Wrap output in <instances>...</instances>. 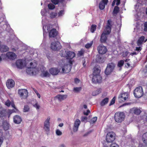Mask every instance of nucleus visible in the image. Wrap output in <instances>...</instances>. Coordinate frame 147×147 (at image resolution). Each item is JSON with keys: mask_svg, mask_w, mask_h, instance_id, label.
<instances>
[{"mask_svg": "<svg viewBox=\"0 0 147 147\" xmlns=\"http://www.w3.org/2000/svg\"><path fill=\"white\" fill-rule=\"evenodd\" d=\"M29 107L27 105H26L24 106L23 111L24 112H28L29 110Z\"/></svg>", "mask_w": 147, "mask_h": 147, "instance_id": "a19ab883", "label": "nucleus"}, {"mask_svg": "<svg viewBox=\"0 0 147 147\" xmlns=\"http://www.w3.org/2000/svg\"><path fill=\"white\" fill-rule=\"evenodd\" d=\"M125 118L124 113L122 112H118L115 115L114 118L115 121L120 123L123 121Z\"/></svg>", "mask_w": 147, "mask_h": 147, "instance_id": "f03ea898", "label": "nucleus"}, {"mask_svg": "<svg viewBox=\"0 0 147 147\" xmlns=\"http://www.w3.org/2000/svg\"><path fill=\"white\" fill-rule=\"evenodd\" d=\"M18 92L20 96L22 98H26L28 96V91L26 89H19Z\"/></svg>", "mask_w": 147, "mask_h": 147, "instance_id": "1a4fd4ad", "label": "nucleus"}, {"mask_svg": "<svg viewBox=\"0 0 147 147\" xmlns=\"http://www.w3.org/2000/svg\"><path fill=\"white\" fill-rule=\"evenodd\" d=\"M142 140L143 142L147 144V132L144 133L142 135Z\"/></svg>", "mask_w": 147, "mask_h": 147, "instance_id": "cd10ccee", "label": "nucleus"}, {"mask_svg": "<svg viewBox=\"0 0 147 147\" xmlns=\"http://www.w3.org/2000/svg\"><path fill=\"white\" fill-rule=\"evenodd\" d=\"M34 106L37 109H39L40 108V106L37 103L34 105Z\"/></svg>", "mask_w": 147, "mask_h": 147, "instance_id": "5fc2aeb1", "label": "nucleus"}, {"mask_svg": "<svg viewBox=\"0 0 147 147\" xmlns=\"http://www.w3.org/2000/svg\"><path fill=\"white\" fill-rule=\"evenodd\" d=\"M96 26L95 25H92L90 28V31L92 33H93L96 29Z\"/></svg>", "mask_w": 147, "mask_h": 147, "instance_id": "473e14b6", "label": "nucleus"}, {"mask_svg": "<svg viewBox=\"0 0 147 147\" xmlns=\"http://www.w3.org/2000/svg\"><path fill=\"white\" fill-rule=\"evenodd\" d=\"M137 54V53L136 52H133V53H130V55H136Z\"/></svg>", "mask_w": 147, "mask_h": 147, "instance_id": "0e129e2a", "label": "nucleus"}, {"mask_svg": "<svg viewBox=\"0 0 147 147\" xmlns=\"http://www.w3.org/2000/svg\"><path fill=\"white\" fill-rule=\"evenodd\" d=\"M145 37L142 36H141L137 41V45L138 46H140L143 42H145L146 41V39L145 40Z\"/></svg>", "mask_w": 147, "mask_h": 147, "instance_id": "b1692460", "label": "nucleus"}, {"mask_svg": "<svg viewBox=\"0 0 147 147\" xmlns=\"http://www.w3.org/2000/svg\"><path fill=\"white\" fill-rule=\"evenodd\" d=\"M97 50L99 53L101 54H105L107 50L106 47L102 44L98 46Z\"/></svg>", "mask_w": 147, "mask_h": 147, "instance_id": "9b49d317", "label": "nucleus"}, {"mask_svg": "<svg viewBox=\"0 0 147 147\" xmlns=\"http://www.w3.org/2000/svg\"><path fill=\"white\" fill-rule=\"evenodd\" d=\"M22 121V119L19 115H16L13 117V121L14 122L17 124H19Z\"/></svg>", "mask_w": 147, "mask_h": 147, "instance_id": "5701e85b", "label": "nucleus"}, {"mask_svg": "<svg viewBox=\"0 0 147 147\" xmlns=\"http://www.w3.org/2000/svg\"><path fill=\"white\" fill-rule=\"evenodd\" d=\"M87 119V117L86 116H83L81 117V121L82 122L84 121Z\"/></svg>", "mask_w": 147, "mask_h": 147, "instance_id": "603ef678", "label": "nucleus"}, {"mask_svg": "<svg viewBox=\"0 0 147 147\" xmlns=\"http://www.w3.org/2000/svg\"><path fill=\"white\" fill-rule=\"evenodd\" d=\"M110 147H119L118 145L115 143H113L111 144V145Z\"/></svg>", "mask_w": 147, "mask_h": 147, "instance_id": "3c124183", "label": "nucleus"}, {"mask_svg": "<svg viewBox=\"0 0 147 147\" xmlns=\"http://www.w3.org/2000/svg\"><path fill=\"white\" fill-rule=\"evenodd\" d=\"M85 63L86 61L85 60L83 61V65L84 67H85L86 66V65H85Z\"/></svg>", "mask_w": 147, "mask_h": 147, "instance_id": "69168bd1", "label": "nucleus"}, {"mask_svg": "<svg viewBox=\"0 0 147 147\" xmlns=\"http://www.w3.org/2000/svg\"><path fill=\"white\" fill-rule=\"evenodd\" d=\"M129 95L127 92L121 93L118 97L119 102H121L126 101L128 98Z\"/></svg>", "mask_w": 147, "mask_h": 147, "instance_id": "423d86ee", "label": "nucleus"}, {"mask_svg": "<svg viewBox=\"0 0 147 147\" xmlns=\"http://www.w3.org/2000/svg\"><path fill=\"white\" fill-rule=\"evenodd\" d=\"M64 13V11L63 10L60 11L58 14V17H61L62 16Z\"/></svg>", "mask_w": 147, "mask_h": 147, "instance_id": "49530a36", "label": "nucleus"}, {"mask_svg": "<svg viewBox=\"0 0 147 147\" xmlns=\"http://www.w3.org/2000/svg\"><path fill=\"white\" fill-rule=\"evenodd\" d=\"M67 97V95H59L57 96V97L59 100L61 101L66 99Z\"/></svg>", "mask_w": 147, "mask_h": 147, "instance_id": "bb28decb", "label": "nucleus"}, {"mask_svg": "<svg viewBox=\"0 0 147 147\" xmlns=\"http://www.w3.org/2000/svg\"><path fill=\"white\" fill-rule=\"evenodd\" d=\"M48 7L49 9H53L55 8V5L51 3H50L48 5Z\"/></svg>", "mask_w": 147, "mask_h": 147, "instance_id": "4c0bfd02", "label": "nucleus"}, {"mask_svg": "<svg viewBox=\"0 0 147 147\" xmlns=\"http://www.w3.org/2000/svg\"><path fill=\"white\" fill-rule=\"evenodd\" d=\"M141 47L140 46L138 47H136V50L138 51H140L141 50Z\"/></svg>", "mask_w": 147, "mask_h": 147, "instance_id": "4d7b16f0", "label": "nucleus"}, {"mask_svg": "<svg viewBox=\"0 0 147 147\" xmlns=\"http://www.w3.org/2000/svg\"><path fill=\"white\" fill-rule=\"evenodd\" d=\"M56 135L58 136H61L62 134V132L59 129H57L56 131Z\"/></svg>", "mask_w": 147, "mask_h": 147, "instance_id": "de8ad7c7", "label": "nucleus"}, {"mask_svg": "<svg viewBox=\"0 0 147 147\" xmlns=\"http://www.w3.org/2000/svg\"><path fill=\"white\" fill-rule=\"evenodd\" d=\"M50 117H48L44 122V129L46 131H49L50 130Z\"/></svg>", "mask_w": 147, "mask_h": 147, "instance_id": "9d476101", "label": "nucleus"}, {"mask_svg": "<svg viewBox=\"0 0 147 147\" xmlns=\"http://www.w3.org/2000/svg\"><path fill=\"white\" fill-rule=\"evenodd\" d=\"M57 16V13L55 12H52L50 14V17L51 18H54Z\"/></svg>", "mask_w": 147, "mask_h": 147, "instance_id": "ea45409f", "label": "nucleus"}, {"mask_svg": "<svg viewBox=\"0 0 147 147\" xmlns=\"http://www.w3.org/2000/svg\"><path fill=\"white\" fill-rule=\"evenodd\" d=\"M144 30L145 31H147V22H145L144 24Z\"/></svg>", "mask_w": 147, "mask_h": 147, "instance_id": "8fccbe9b", "label": "nucleus"}, {"mask_svg": "<svg viewBox=\"0 0 147 147\" xmlns=\"http://www.w3.org/2000/svg\"><path fill=\"white\" fill-rule=\"evenodd\" d=\"M93 43V41H91L90 43H87L85 46V47L87 49L89 48L92 46Z\"/></svg>", "mask_w": 147, "mask_h": 147, "instance_id": "58836bf2", "label": "nucleus"}, {"mask_svg": "<svg viewBox=\"0 0 147 147\" xmlns=\"http://www.w3.org/2000/svg\"><path fill=\"white\" fill-rule=\"evenodd\" d=\"M114 1L115 2H116V4L117 5H119L120 4V0H114Z\"/></svg>", "mask_w": 147, "mask_h": 147, "instance_id": "6e6d98bb", "label": "nucleus"}, {"mask_svg": "<svg viewBox=\"0 0 147 147\" xmlns=\"http://www.w3.org/2000/svg\"><path fill=\"white\" fill-rule=\"evenodd\" d=\"M66 58L67 59H71L75 56V54L73 52L69 51H67Z\"/></svg>", "mask_w": 147, "mask_h": 147, "instance_id": "a211bd4d", "label": "nucleus"}, {"mask_svg": "<svg viewBox=\"0 0 147 147\" xmlns=\"http://www.w3.org/2000/svg\"><path fill=\"white\" fill-rule=\"evenodd\" d=\"M83 54V52L82 51H80L79 52L78 54L80 56H82Z\"/></svg>", "mask_w": 147, "mask_h": 147, "instance_id": "680f3d73", "label": "nucleus"}, {"mask_svg": "<svg viewBox=\"0 0 147 147\" xmlns=\"http://www.w3.org/2000/svg\"><path fill=\"white\" fill-rule=\"evenodd\" d=\"M130 65V64L129 63H127L125 65V67L127 68L129 67Z\"/></svg>", "mask_w": 147, "mask_h": 147, "instance_id": "e2e57ef3", "label": "nucleus"}, {"mask_svg": "<svg viewBox=\"0 0 147 147\" xmlns=\"http://www.w3.org/2000/svg\"><path fill=\"white\" fill-rule=\"evenodd\" d=\"M116 99V97L115 96H114L111 100V102L109 104V106H111L113 105L115 102Z\"/></svg>", "mask_w": 147, "mask_h": 147, "instance_id": "a18cd8bd", "label": "nucleus"}, {"mask_svg": "<svg viewBox=\"0 0 147 147\" xmlns=\"http://www.w3.org/2000/svg\"><path fill=\"white\" fill-rule=\"evenodd\" d=\"M41 13L42 16H44L45 14V12L44 10H42L41 11Z\"/></svg>", "mask_w": 147, "mask_h": 147, "instance_id": "052dcab7", "label": "nucleus"}, {"mask_svg": "<svg viewBox=\"0 0 147 147\" xmlns=\"http://www.w3.org/2000/svg\"><path fill=\"white\" fill-rule=\"evenodd\" d=\"M66 52L67 51L65 50H62L60 51L59 54L61 57H66Z\"/></svg>", "mask_w": 147, "mask_h": 147, "instance_id": "2f4dec72", "label": "nucleus"}, {"mask_svg": "<svg viewBox=\"0 0 147 147\" xmlns=\"http://www.w3.org/2000/svg\"><path fill=\"white\" fill-rule=\"evenodd\" d=\"M124 61L123 60H121L118 62L117 65L119 67H121L124 64Z\"/></svg>", "mask_w": 147, "mask_h": 147, "instance_id": "f704fd0d", "label": "nucleus"}, {"mask_svg": "<svg viewBox=\"0 0 147 147\" xmlns=\"http://www.w3.org/2000/svg\"><path fill=\"white\" fill-rule=\"evenodd\" d=\"M15 85L14 81L12 79L8 80L6 82V86L7 88L10 89L13 87Z\"/></svg>", "mask_w": 147, "mask_h": 147, "instance_id": "4468645a", "label": "nucleus"}, {"mask_svg": "<svg viewBox=\"0 0 147 147\" xmlns=\"http://www.w3.org/2000/svg\"><path fill=\"white\" fill-rule=\"evenodd\" d=\"M108 101L109 98H105L101 101L100 103L101 105V106H104L108 103Z\"/></svg>", "mask_w": 147, "mask_h": 147, "instance_id": "c756f323", "label": "nucleus"}, {"mask_svg": "<svg viewBox=\"0 0 147 147\" xmlns=\"http://www.w3.org/2000/svg\"><path fill=\"white\" fill-rule=\"evenodd\" d=\"M51 48L53 50L58 51L61 49V46L58 41H55L51 43Z\"/></svg>", "mask_w": 147, "mask_h": 147, "instance_id": "0eeeda50", "label": "nucleus"}, {"mask_svg": "<svg viewBox=\"0 0 147 147\" xmlns=\"http://www.w3.org/2000/svg\"><path fill=\"white\" fill-rule=\"evenodd\" d=\"M100 72V67H96L94 68L93 72V76L99 75Z\"/></svg>", "mask_w": 147, "mask_h": 147, "instance_id": "412c9836", "label": "nucleus"}, {"mask_svg": "<svg viewBox=\"0 0 147 147\" xmlns=\"http://www.w3.org/2000/svg\"><path fill=\"white\" fill-rule=\"evenodd\" d=\"M30 66L28 67L26 70L27 73L30 75H35L38 71V69L36 68L37 65V63L30 62Z\"/></svg>", "mask_w": 147, "mask_h": 147, "instance_id": "f257e3e1", "label": "nucleus"}, {"mask_svg": "<svg viewBox=\"0 0 147 147\" xmlns=\"http://www.w3.org/2000/svg\"><path fill=\"white\" fill-rule=\"evenodd\" d=\"M57 34V32L55 29L51 30L49 33V37H55Z\"/></svg>", "mask_w": 147, "mask_h": 147, "instance_id": "6ab92c4d", "label": "nucleus"}, {"mask_svg": "<svg viewBox=\"0 0 147 147\" xmlns=\"http://www.w3.org/2000/svg\"><path fill=\"white\" fill-rule=\"evenodd\" d=\"M115 134L111 131L108 132L106 135V140L108 143H111L115 140Z\"/></svg>", "mask_w": 147, "mask_h": 147, "instance_id": "20e7f679", "label": "nucleus"}, {"mask_svg": "<svg viewBox=\"0 0 147 147\" xmlns=\"http://www.w3.org/2000/svg\"><path fill=\"white\" fill-rule=\"evenodd\" d=\"M42 74L44 77H49L50 74L47 71H44L42 73Z\"/></svg>", "mask_w": 147, "mask_h": 147, "instance_id": "c9c22d12", "label": "nucleus"}, {"mask_svg": "<svg viewBox=\"0 0 147 147\" xmlns=\"http://www.w3.org/2000/svg\"><path fill=\"white\" fill-rule=\"evenodd\" d=\"M42 24L43 25V36H44V34H45V32H44V31H45V28H46V27L47 26V30H49V25H47V26H45V25H44V24H43V20H42Z\"/></svg>", "mask_w": 147, "mask_h": 147, "instance_id": "79ce46f5", "label": "nucleus"}, {"mask_svg": "<svg viewBox=\"0 0 147 147\" xmlns=\"http://www.w3.org/2000/svg\"><path fill=\"white\" fill-rule=\"evenodd\" d=\"M3 142V140L1 138H0V146Z\"/></svg>", "mask_w": 147, "mask_h": 147, "instance_id": "338daca9", "label": "nucleus"}, {"mask_svg": "<svg viewBox=\"0 0 147 147\" xmlns=\"http://www.w3.org/2000/svg\"><path fill=\"white\" fill-rule=\"evenodd\" d=\"M111 20H108L107 22V25L106 27L105 32V33H106V34H109L111 31Z\"/></svg>", "mask_w": 147, "mask_h": 147, "instance_id": "ddd939ff", "label": "nucleus"}, {"mask_svg": "<svg viewBox=\"0 0 147 147\" xmlns=\"http://www.w3.org/2000/svg\"><path fill=\"white\" fill-rule=\"evenodd\" d=\"M23 60L19 59L17 60L16 62V65L17 67L20 69H22L24 66Z\"/></svg>", "mask_w": 147, "mask_h": 147, "instance_id": "2eb2a0df", "label": "nucleus"}, {"mask_svg": "<svg viewBox=\"0 0 147 147\" xmlns=\"http://www.w3.org/2000/svg\"><path fill=\"white\" fill-rule=\"evenodd\" d=\"M59 147H66L65 144H61Z\"/></svg>", "mask_w": 147, "mask_h": 147, "instance_id": "bf43d9fd", "label": "nucleus"}, {"mask_svg": "<svg viewBox=\"0 0 147 147\" xmlns=\"http://www.w3.org/2000/svg\"><path fill=\"white\" fill-rule=\"evenodd\" d=\"M107 34L105 33H102L101 36L100 40L102 42H105L107 39Z\"/></svg>", "mask_w": 147, "mask_h": 147, "instance_id": "393cba45", "label": "nucleus"}, {"mask_svg": "<svg viewBox=\"0 0 147 147\" xmlns=\"http://www.w3.org/2000/svg\"><path fill=\"white\" fill-rule=\"evenodd\" d=\"M52 2L55 5L59 3L62 2L63 0H51Z\"/></svg>", "mask_w": 147, "mask_h": 147, "instance_id": "e433bc0d", "label": "nucleus"}, {"mask_svg": "<svg viewBox=\"0 0 147 147\" xmlns=\"http://www.w3.org/2000/svg\"><path fill=\"white\" fill-rule=\"evenodd\" d=\"M108 1V0H102L99 4V8L101 10L104 9L105 5L107 4Z\"/></svg>", "mask_w": 147, "mask_h": 147, "instance_id": "aec40b11", "label": "nucleus"}, {"mask_svg": "<svg viewBox=\"0 0 147 147\" xmlns=\"http://www.w3.org/2000/svg\"><path fill=\"white\" fill-rule=\"evenodd\" d=\"M115 66V64L113 63H109L105 71V73L107 75L109 74L113 70Z\"/></svg>", "mask_w": 147, "mask_h": 147, "instance_id": "39448f33", "label": "nucleus"}, {"mask_svg": "<svg viewBox=\"0 0 147 147\" xmlns=\"http://www.w3.org/2000/svg\"><path fill=\"white\" fill-rule=\"evenodd\" d=\"M6 56L8 59H15L16 57V55L15 53L11 52L7 53Z\"/></svg>", "mask_w": 147, "mask_h": 147, "instance_id": "dca6fc26", "label": "nucleus"}, {"mask_svg": "<svg viewBox=\"0 0 147 147\" xmlns=\"http://www.w3.org/2000/svg\"><path fill=\"white\" fill-rule=\"evenodd\" d=\"M82 88L81 87H75L74 88V90L75 92H78L80 91L81 90Z\"/></svg>", "mask_w": 147, "mask_h": 147, "instance_id": "37998d69", "label": "nucleus"}, {"mask_svg": "<svg viewBox=\"0 0 147 147\" xmlns=\"http://www.w3.org/2000/svg\"><path fill=\"white\" fill-rule=\"evenodd\" d=\"M79 80L77 78H75L74 79V82L76 83H78L79 82Z\"/></svg>", "mask_w": 147, "mask_h": 147, "instance_id": "13d9d810", "label": "nucleus"}, {"mask_svg": "<svg viewBox=\"0 0 147 147\" xmlns=\"http://www.w3.org/2000/svg\"><path fill=\"white\" fill-rule=\"evenodd\" d=\"M96 60L100 63H102L104 61V58L100 56H98L96 58Z\"/></svg>", "mask_w": 147, "mask_h": 147, "instance_id": "7c9ffc66", "label": "nucleus"}, {"mask_svg": "<svg viewBox=\"0 0 147 147\" xmlns=\"http://www.w3.org/2000/svg\"><path fill=\"white\" fill-rule=\"evenodd\" d=\"M11 106L12 107H13L15 109V105H14V103H11Z\"/></svg>", "mask_w": 147, "mask_h": 147, "instance_id": "774afa93", "label": "nucleus"}, {"mask_svg": "<svg viewBox=\"0 0 147 147\" xmlns=\"http://www.w3.org/2000/svg\"><path fill=\"white\" fill-rule=\"evenodd\" d=\"M132 111H133L134 113L136 115H139L141 112V110L137 108H134L131 109Z\"/></svg>", "mask_w": 147, "mask_h": 147, "instance_id": "a878e982", "label": "nucleus"}, {"mask_svg": "<svg viewBox=\"0 0 147 147\" xmlns=\"http://www.w3.org/2000/svg\"><path fill=\"white\" fill-rule=\"evenodd\" d=\"M119 8L117 6H115L114 9L113 13L114 14H117L119 12Z\"/></svg>", "mask_w": 147, "mask_h": 147, "instance_id": "72a5a7b5", "label": "nucleus"}, {"mask_svg": "<svg viewBox=\"0 0 147 147\" xmlns=\"http://www.w3.org/2000/svg\"><path fill=\"white\" fill-rule=\"evenodd\" d=\"M101 92V89H98L96 90L93 91L92 93V95L93 96H95Z\"/></svg>", "mask_w": 147, "mask_h": 147, "instance_id": "c85d7f7f", "label": "nucleus"}, {"mask_svg": "<svg viewBox=\"0 0 147 147\" xmlns=\"http://www.w3.org/2000/svg\"><path fill=\"white\" fill-rule=\"evenodd\" d=\"M97 117H94L90 120V122L91 123H94L97 120Z\"/></svg>", "mask_w": 147, "mask_h": 147, "instance_id": "c03bdc74", "label": "nucleus"}, {"mask_svg": "<svg viewBox=\"0 0 147 147\" xmlns=\"http://www.w3.org/2000/svg\"><path fill=\"white\" fill-rule=\"evenodd\" d=\"M80 121L78 119H76L74 122V125L73 128V131L76 132L77 131L79 127L80 124Z\"/></svg>", "mask_w": 147, "mask_h": 147, "instance_id": "f8f14e48", "label": "nucleus"}, {"mask_svg": "<svg viewBox=\"0 0 147 147\" xmlns=\"http://www.w3.org/2000/svg\"><path fill=\"white\" fill-rule=\"evenodd\" d=\"M69 64H67L65 65L62 68V71L63 73H68L70 71L71 68V65L72 64V62L70 60H69Z\"/></svg>", "mask_w": 147, "mask_h": 147, "instance_id": "6e6552de", "label": "nucleus"}, {"mask_svg": "<svg viewBox=\"0 0 147 147\" xmlns=\"http://www.w3.org/2000/svg\"><path fill=\"white\" fill-rule=\"evenodd\" d=\"M143 88L141 86L136 88L134 90V93L135 96L137 98L141 97L143 96Z\"/></svg>", "mask_w": 147, "mask_h": 147, "instance_id": "7ed1b4c3", "label": "nucleus"}, {"mask_svg": "<svg viewBox=\"0 0 147 147\" xmlns=\"http://www.w3.org/2000/svg\"><path fill=\"white\" fill-rule=\"evenodd\" d=\"M90 112V111L89 110H87L86 112H84V114L86 115H88L89 113Z\"/></svg>", "mask_w": 147, "mask_h": 147, "instance_id": "864d4df0", "label": "nucleus"}, {"mask_svg": "<svg viewBox=\"0 0 147 147\" xmlns=\"http://www.w3.org/2000/svg\"><path fill=\"white\" fill-rule=\"evenodd\" d=\"M5 104L8 107H9L11 105V102L9 100H7L5 102Z\"/></svg>", "mask_w": 147, "mask_h": 147, "instance_id": "09e8293b", "label": "nucleus"}, {"mask_svg": "<svg viewBox=\"0 0 147 147\" xmlns=\"http://www.w3.org/2000/svg\"><path fill=\"white\" fill-rule=\"evenodd\" d=\"M49 71L50 73L53 75H57L59 72V69L56 68H51L49 69Z\"/></svg>", "mask_w": 147, "mask_h": 147, "instance_id": "4be33fe9", "label": "nucleus"}, {"mask_svg": "<svg viewBox=\"0 0 147 147\" xmlns=\"http://www.w3.org/2000/svg\"><path fill=\"white\" fill-rule=\"evenodd\" d=\"M102 79L100 75L93 76L92 79V81L95 83H99L101 82Z\"/></svg>", "mask_w": 147, "mask_h": 147, "instance_id": "f3484780", "label": "nucleus"}]
</instances>
